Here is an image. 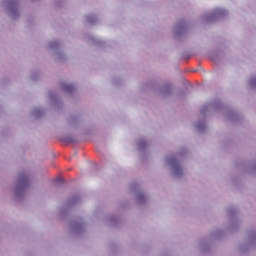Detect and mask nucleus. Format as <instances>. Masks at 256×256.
Here are the masks:
<instances>
[{
	"mask_svg": "<svg viewBox=\"0 0 256 256\" xmlns=\"http://www.w3.org/2000/svg\"><path fill=\"white\" fill-rule=\"evenodd\" d=\"M73 89H74V87L71 86V85H68V86H66V88H65V90L68 91V92H72Z\"/></svg>",
	"mask_w": 256,
	"mask_h": 256,
	"instance_id": "f257e3e1",
	"label": "nucleus"
},
{
	"mask_svg": "<svg viewBox=\"0 0 256 256\" xmlns=\"http://www.w3.org/2000/svg\"><path fill=\"white\" fill-rule=\"evenodd\" d=\"M179 171H181V169H180V168H175V170H174V172H175V174H176V175H178V174H179Z\"/></svg>",
	"mask_w": 256,
	"mask_h": 256,
	"instance_id": "f03ea898",
	"label": "nucleus"
}]
</instances>
